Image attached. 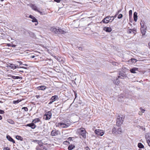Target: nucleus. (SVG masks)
Returning <instances> with one entry per match:
<instances>
[{
    "instance_id": "1",
    "label": "nucleus",
    "mask_w": 150,
    "mask_h": 150,
    "mask_svg": "<svg viewBox=\"0 0 150 150\" xmlns=\"http://www.w3.org/2000/svg\"><path fill=\"white\" fill-rule=\"evenodd\" d=\"M70 125V124L66 120H62L61 122L56 124V126L60 128H65L68 127Z\"/></svg>"
},
{
    "instance_id": "2",
    "label": "nucleus",
    "mask_w": 150,
    "mask_h": 150,
    "mask_svg": "<svg viewBox=\"0 0 150 150\" xmlns=\"http://www.w3.org/2000/svg\"><path fill=\"white\" fill-rule=\"evenodd\" d=\"M43 143L41 141H38V145L37 146L36 148L37 150H47L45 147L43 145Z\"/></svg>"
},
{
    "instance_id": "3",
    "label": "nucleus",
    "mask_w": 150,
    "mask_h": 150,
    "mask_svg": "<svg viewBox=\"0 0 150 150\" xmlns=\"http://www.w3.org/2000/svg\"><path fill=\"white\" fill-rule=\"evenodd\" d=\"M124 118L122 116H118L116 121V124L118 127L121 125L123 123Z\"/></svg>"
},
{
    "instance_id": "4",
    "label": "nucleus",
    "mask_w": 150,
    "mask_h": 150,
    "mask_svg": "<svg viewBox=\"0 0 150 150\" xmlns=\"http://www.w3.org/2000/svg\"><path fill=\"white\" fill-rule=\"evenodd\" d=\"M52 115V113L50 111L46 112L44 115V117H45V120H47L50 119Z\"/></svg>"
},
{
    "instance_id": "5",
    "label": "nucleus",
    "mask_w": 150,
    "mask_h": 150,
    "mask_svg": "<svg viewBox=\"0 0 150 150\" xmlns=\"http://www.w3.org/2000/svg\"><path fill=\"white\" fill-rule=\"evenodd\" d=\"M80 134L82 136L83 138H86V131L84 129H80L79 130Z\"/></svg>"
},
{
    "instance_id": "6",
    "label": "nucleus",
    "mask_w": 150,
    "mask_h": 150,
    "mask_svg": "<svg viewBox=\"0 0 150 150\" xmlns=\"http://www.w3.org/2000/svg\"><path fill=\"white\" fill-rule=\"evenodd\" d=\"M95 133L97 135L99 136H102L104 134V132L103 130L100 129H96L95 131Z\"/></svg>"
},
{
    "instance_id": "7",
    "label": "nucleus",
    "mask_w": 150,
    "mask_h": 150,
    "mask_svg": "<svg viewBox=\"0 0 150 150\" xmlns=\"http://www.w3.org/2000/svg\"><path fill=\"white\" fill-rule=\"evenodd\" d=\"M60 134V132L58 130H53L51 132V134L52 136H55Z\"/></svg>"
},
{
    "instance_id": "8",
    "label": "nucleus",
    "mask_w": 150,
    "mask_h": 150,
    "mask_svg": "<svg viewBox=\"0 0 150 150\" xmlns=\"http://www.w3.org/2000/svg\"><path fill=\"white\" fill-rule=\"evenodd\" d=\"M110 16H107L105 18H104L100 22L101 23H107L110 22V20L109 18H110Z\"/></svg>"
},
{
    "instance_id": "9",
    "label": "nucleus",
    "mask_w": 150,
    "mask_h": 150,
    "mask_svg": "<svg viewBox=\"0 0 150 150\" xmlns=\"http://www.w3.org/2000/svg\"><path fill=\"white\" fill-rule=\"evenodd\" d=\"M29 17L32 19V21L33 22L37 23H35V25H37L38 24V22L37 19L34 16L31 15H30L29 16Z\"/></svg>"
},
{
    "instance_id": "10",
    "label": "nucleus",
    "mask_w": 150,
    "mask_h": 150,
    "mask_svg": "<svg viewBox=\"0 0 150 150\" xmlns=\"http://www.w3.org/2000/svg\"><path fill=\"white\" fill-rule=\"evenodd\" d=\"M58 33L57 34H66L67 32L66 31L63 30L62 29L58 28Z\"/></svg>"
},
{
    "instance_id": "11",
    "label": "nucleus",
    "mask_w": 150,
    "mask_h": 150,
    "mask_svg": "<svg viewBox=\"0 0 150 150\" xmlns=\"http://www.w3.org/2000/svg\"><path fill=\"white\" fill-rule=\"evenodd\" d=\"M30 6L33 10L36 11H38V7L35 4H31Z\"/></svg>"
},
{
    "instance_id": "12",
    "label": "nucleus",
    "mask_w": 150,
    "mask_h": 150,
    "mask_svg": "<svg viewBox=\"0 0 150 150\" xmlns=\"http://www.w3.org/2000/svg\"><path fill=\"white\" fill-rule=\"evenodd\" d=\"M25 126H26L30 127L33 129H35L36 127V126L35 125L33 122L27 124Z\"/></svg>"
},
{
    "instance_id": "13",
    "label": "nucleus",
    "mask_w": 150,
    "mask_h": 150,
    "mask_svg": "<svg viewBox=\"0 0 150 150\" xmlns=\"http://www.w3.org/2000/svg\"><path fill=\"white\" fill-rule=\"evenodd\" d=\"M50 30L51 31H52V32H53L55 34H57L58 29L54 27H52L50 28Z\"/></svg>"
},
{
    "instance_id": "14",
    "label": "nucleus",
    "mask_w": 150,
    "mask_h": 150,
    "mask_svg": "<svg viewBox=\"0 0 150 150\" xmlns=\"http://www.w3.org/2000/svg\"><path fill=\"white\" fill-rule=\"evenodd\" d=\"M127 75L124 72L120 73L119 74V75L118 76V78H120L121 79H123L124 78L126 77Z\"/></svg>"
},
{
    "instance_id": "15",
    "label": "nucleus",
    "mask_w": 150,
    "mask_h": 150,
    "mask_svg": "<svg viewBox=\"0 0 150 150\" xmlns=\"http://www.w3.org/2000/svg\"><path fill=\"white\" fill-rule=\"evenodd\" d=\"M47 88V87L45 86H41L37 87L38 90L44 91Z\"/></svg>"
},
{
    "instance_id": "16",
    "label": "nucleus",
    "mask_w": 150,
    "mask_h": 150,
    "mask_svg": "<svg viewBox=\"0 0 150 150\" xmlns=\"http://www.w3.org/2000/svg\"><path fill=\"white\" fill-rule=\"evenodd\" d=\"M141 28H146V26L144 24V20H142L140 22Z\"/></svg>"
},
{
    "instance_id": "17",
    "label": "nucleus",
    "mask_w": 150,
    "mask_h": 150,
    "mask_svg": "<svg viewBox=\"0 0 150 150\" xmlns=\"http://www.w3.org/2000/svg\"><path fill=\"white\" fill-rule=\"evenodd\" d=\"M138 68H137L134 67L132 68L130 70V72L132 73H136V71H138Z\"/></svg>"
},
{
    "instance_id": "18",
    "label": "nucleus",
    "mask_w": 150,
    "mask_h": 150,
    "mask_svg": "<svg viewBox=\"0 0 150 150\" xmlns=\"http://www.w3.org/2000/svg\"><path fill=\"white\" fill-rule=\"evenodd\" d=\"M6 138L9 141L12 142L13 143H15V141L9 135H7Z\"/></svg>"
},
{
    "instance_id": "19",
    "label": "nucleus",
    "mask_w": 150,
    "mask_h": 150,
    "mask_svg": "<svg viewBox=\"0 0 150 150\" xmlns=\"http://www.w3.org/2000/svg\"><path fill=\"white\" fill-rule=\"evenodd\" d=\"M103 30L106 32H110L112 30V28L109 27H104Z\"/></svg>"
},
{
    "instance_id": "20",
    "label": "nucleus",
    "mask_w": 150,
    "mask_h": 150,
    "mask_svg": "<svg viewBox=\"0 0 150 150\" xmlns=\"http://www.w3.org/2000/svg\"><path fill=\"white\" fill-rule=\"evenodd\" d=\"M18 66L16 64H11L9 66V67L12 69H16V68H18Z\"/></svg>"
},
{
    "instance_id": "21",
    "label": "nucleus",
    "mask_w": 150,
    "mask_h": 150,
    "mask_svg": "<svg viewBox=\"0 0 150 150\" xmlns=\"http://www.w3.org/2000/svg\"><path fill=\"white\" fill-rule=\"evenodd\" d=\"M140 30L142 35H144L146 32V28H140Z\"/></svg>"
},
{
    "instance_id": "22",
    "label": "nucleus",
    "mask_w": 150,
    "mask_h": 150,
    "mask_svg": "<svg viewBox=\"0 0 150 150\" xmlns=\"http://www.w3.org/2000/svg\"><path fill=\"white\" fill-rule=\"evenodd\" d=\"M145 138L147 141L150 140V133H147L146 134Z\"/></svg>"
},
{
    "instance_id": "23",
    "label": "nucleus",
    "mask_w": 150,
    "mask_h": 150,
    "mask_svg": "<svg viewBox=\"0 0 150 150\" xmlns=\"http://www.w3.org/2000/svg\"><path fill=\"white\" fill-rule=\"evenodd\" d=\"M58 98V96L56 95H55L52 96L51 98V100L52 101V102H54Z\"/></svg>"
},
{
    "instance_id": "24",
    "label": "nucleus",
    "mask_w": 150,
    "mask_h": 150,
    "mask_svg": "<svg viewBox=\"0 0 150 150\" xmlns=\"http://www.w3.org/2000/svg\"><path fill=\"white\" fill-rule=\"evenodd\" d=\"M133 17L134 21L135 22H136L137 19V13L136 12H135L134 13L133 15Z\"/></svg>"
},
{
    "instance_id": "25",
    "label": "nucleus",
    "mask_w": 150,
    "mask_h": 150,
    "mask_svg": "<svg viewBox=\"0 0 150 150\" xmlns=\"http://www.w3.org/2000/svg\"><path fill=\"white\" fill-rule=\"evenodd\" d=\"M11 77L13 79H20L21 80L22 79V78L21 77H20L19 76H11Z\"/></svg>"
},
{
    "instance_id": "26",
    "label": "nucleus",
    "mask_w": 150,
    "mask_h": 150,
    "mask_svg": "<svg viewBox=\"0 0 150 150\" xmlns=\"http://www.w3.org/2000/svg\"><path fill=\"white\" fill-rule=\"evenodd\" d=\"M117 128L114 127L112 129V132L113 134H117Z\"/></svg>"
},
{
    "instance_id": "27",
    "label": "nucleus",
    "mask_w": 150,
    "mask_h": 150,
    "mask_svg": "<svg viewBox=\"0 0 150 150\" xmlns=\"http://www.w3.org/2000/svg\"><path fill=\"white\" fill-rule=\"evenodd\" d=\"M113 83L117 85L119 84L120 81L118 80V79L117 78L115 80L113 81Z\"/></svg>"
},
{
    "instance_id": "28",
    "label": "nucleus",
    "mask_w": 150,
    "mask_h": 150,
    "mask_svg": "<svg viewBox=\"0 0 150 150\" xmlns=\"http://www.w3.org/2000/svg\"><path fill=\"white\" fill-rule=\"evenodd\" d=\"M75 147V146L74 145L71 144L69 145L68 147L69 150H71Z\"/></svg>"
},
{
    "instance_id": "29",
    "label": "nucleus",
    "mask_w": 150,
    "mask_h": 150,
    "mask_svg": "<svg viewBox=\"0 0 150 150\" xmlns=\"http://www.w3.org/2000/svg\"><path fill=\"white\" fill-rule=\"evenodd\" d=\"M40 121V119L39 118H36L34 120H33V121L32 122H33L34 123H35L37 122H38Z\"/></svg>"
},
{
    "instance_id": "30",
    "label": "nucleus",
    "mask_w": 150,
    "mask_h": 150,
    "mask_svg": "<svg viewBox=\"0 0 150 150\" xmlns=\"http://www.w3.org/2000/svg\"><path fill=\"white\" fill-rule=\"evenodd\" d=\"M117 134H120L122 132L121 128L120 127H118V128H117Z\"/></svg>"
},
{
    "instance_id": "31",
    "label": "nucleus",
    "mask_w": 150,
    "mask_h": 150,
    "mask_svg": "<svg viewBox=\"0 0 150 150\" xmlns=\"http://www.w3.org/2000/svg\"><path fill=\"white\" fill-rule=\"evenodd\" d=\"M138 147L140 149L143 148H144V146L141 143H139L138 144Z\"/></svg>"
},
{
    "instance_id": "32",
    "label": "nucleus",
    "mask_w": 150,
    "mask_h": 150,
    "mask_svg": "<svg viewBox=\"0 0 150 150\" xmlns=\"http://www.w3.org/2000/svg\"><path fill=\"white\" fill-rule=\"evenodd\" d=\"M7 121L8 122L11 124H14V122L12 120L8 119Z\"/></svg>"
},
{
    "instance_id": "33",
    "label": "nucleus",
    "mask_w": 150,
    "mask_h": 150,
    "mask_svg": "<svg viewBox=\"0 0 150 150\" xmlns=\"http://www.w3.org/2000/svg\"><path fill=\"white\" fill-rule=\"evenodd\" d=\"M114 18L113 16H110V18H109L110 20V22H112L114 20Z\"/></svg>"
},
{
    "instance_id": "34",
    "label": "nucleus",
    "mask_w": 150,
    "mask_h": 150,
    "mask_svg": "<svg viewBox=\"0 0 150 150\" xmlns=\"http://www.w3.org/2000/svg\"><path fill=\"white\" fill-rule=\"evenodd\" d=\"M20 101H21V100H17L13 101V103L14 104H16L18 103Z\"/></svg>"
},
{
    "instance_id": "35",
    "label": "nucleus",
    "mask_w": 150,
    "mask_h": 150,
    "mask_svg": "<svg viewBox=\"0 0 150 150\" xmlns=\"http://www.w3.org/2000/svg\"><path fill=\"white\" fill-rule=\"evenodd\" d=\"M16 138L20 140H22V138L21 136H17L16 137Z\"/></svg>"
},
{
    "instance_id": "36",
    "label": "nucleus",
    "mask_w": 150,
    "mask_h": 150,
    "mask_svg": "<svg viewBox=\"0 0 150 150\" xmlns=\"http://www.w3.org/2000/svg\"><path fill=\"white\" fill-rule=\"evenodd\" d=\"M132 32L134 34H135L136 32V30L135 28H134L132 29Z\"/></svg>"
},
{
    "instance_id": "37",
    "label": "nucleus",
    "mask_w": 150,
    "mask_h": 150,
    "mask_svg": "<svg viewBox=\"0 0 150 150\" xmlns=\"http://www.w3.org/2000/svg\"><path fill=\"white\" fill-rule=\"evenodd\" d=\"M122 14H120L118 15L117 18L119 19H121L122 17Z\"/></svg>"
},
{
    "instance_id": "38",
    "label": "nucleus",
    "mask_w": 150,
    "mask_h": 150,
    "mask_svg": "<svg viewBox=\"0 0 150 150\" xmlns=\"http://www.w3.org/2000/svg\"><path fill=\"white\" fill-rule=\"evenodd\" d=\"M127 32L128 34H130L132 33V29H128L127 30Z\"/></svg>"
},
{
    "instance_id": "39",
    "label": "nucleus",
    "mask_w": 150,
    "mask_h": 150,
    "mask_svg": "<svg viewBox=\"0 0 150 150\" xmlns=\"http://www.w3.org/2000/svg\"><path fill=\"white\" fill-rule=\"evenodd\" d=\"M22 109H23L25 111H27L28 110V108L26 107H23L22 108Z\"/></svg>"
},
{
    "instance_id": "40",
    "label": "nucleus",
    "mask_w": 150,
    "mask_h": 150,
    "mask_svg": "<svg viewBox=\"0 0 150 150\" xmlns=\"http://www.w3.org/2000/svg\"><path fill=\"white\" fill-rule=\"evenodd\" d=\"M140 110L142 113H144L145 111V110L144 109H142V108H140Z\"/></svg>"
},
{
    "instance_id": "41",
    "label": "nucleus",
    "mask_w": 150,
    "mask_h": 150,
    "mask_svg": "<svg viewBox=\"0 0 150 150\" xmlns=\"http://www.w3.org/2000/svg\"><path fill=\"white\" fill-rule=\"evenodd\" d=\"M131 60L132 62L133 63V62H137V60L136 59H131Z\"/></svg>"
},
{
    "instance_id": "42",
    "label": "nucleus",
    "mask_w": 150,
    "mask_h": 150,
    "mask_svg": "<svg viewBox=\"0 0 150 150\" xmlns=\"http://www.w3.org/2000/svg\"><path fill=\"white\" fill-rule=\"evenodd\" d=\"M129 16L132 15V10H130L129 11Z\"/></svg>"
},
{
    "instance_id": "43",
    "label": "nucleus",
    "mask_w": 150,
    "mask_h": 150,
    "mask_svg": "<svg viewBox=\"0 0 150 150\" xmlns=\"http://www.w3.org/2000/svg\"><path fill=\"white\" fill-rule=\"evenodd\" d=\"M17 62L20 65H21L22 64L23 65V62L20 61H17Z\"/></svg>"
},
{
    "instance_id": "44",
    "label": "nucleus",
    "mask_w": 150,
    "mask_h": 150,
    "mask_svg": "<svg viewBox=\"0 0 150 150\" xmlns=\"http://www.w3.org/2000/svg\"><path fill=\"white\" fill-rule=\"evenodd\" d=\"M18 68H22L26 69H28V68L27 67H18Z\"/></svg>"
},
{
    "instance_id": "45",
    "label": "nucleus",
    "mask_w": 150,
    "mask_h": 150,
    "mask_svg": "<svg viewBox=\"0 0 150 150\" xmlns=\"http://www.w3.org/2000/svg\"><path fill=\"white\" fill-rule=\"evenodd\" d=\"M3 150H10L9 148L8 147L4 148Z\"/></svg>"
},
{
    "instance_id": "46",
    "label": "nucleus",
    "mask_w": 150,
    "mask_h": 150,
    "mask_svg": "<svg viewBox=\"0 0 150 150\" xmlns=\"http://www.w3.org/2000/svg\"><path fill=\"white\" fill-rule=\"evenodd\" d=\"M4 113V112L3 110H0V114H3Z\"/></svg>"
},
{
    "instance_id": "47",
    "label": "nucleus",
    "mask_w": 150,
    "mask_h": 150,
    "mask_svg": "<svg viewBox=\"0 0 150 150\" xmlns=\"http://www.w3.org/2000/svg\"><path fill=\"white\" fill-rule=\"evenodd\" d=\"M54 57L55 59H56L57 61H58L60 62V58H58L56 56H54Z\"/></svg>"
},
{
    "instance_id": "48",
    "label": "nucleus",
    "mask_w": 150,
    "mask_h": 150,
    "mask_svg": "<svg viewBox=\"0 0 150 150\" xmlns=\"http://www.w3.org/2000/svg\"><path fill=\"white\" fill-rule=\"evenodd\" d=\"M121 11V10H119L116 13V15H118L120 12Z\"/></svg>"
},
{
    "instance_id": "49",
    "label": "nucleus",
    "mask_w": 150,
    "mask_h": 150,
    "mask_svg": "<svg viewBox=\"0 0 150 150\" xmlns=\"http://www.w3.org/2000/svg\"><path fill=\"white\" fill-rule=\"evenodd\" d=\"M7 45L8 47H11V44H10V43H8V44H7Z\"/></svg>"
},
{
    "instance_id": "50",
    "label": "nucleus",
    "mask_w": 150,
    "mask_h": 150,
    "mask_svg": "<svg viewBox=\"0 0 150 150\" xmlns=\"http://www.w3.org/2000/svg\"><path fill=\"white\" fill-rule=\"evenodd\" d=\"M147 142L149 146H150V140L148 141H147Z\"/></svg>"
},
{
    "instance_id": "51",
    "label": "nucleus",
    "mask_w": 150,
    "mask_h": 150,
    "mask_svg": "<svg viewBox=\"0 0 150 150\" xmlns=\"http://www.w3.org/2000/svg\"><path fill=\"white\" fill-rule=\"evenodd\" d=\"M54 1L57 3H59L61 1V0H54Z\"/></svg>"
},
{
    "instance_id": "52",
    "label": "nucleus",
    "mask_w": 150,
    "mask_h": 150,
    "mask_svg": "<svg viewBox=\"0 0 150 150\" xmlns=\"http://www.w3.org/2000/svg\"><path fill=\"white\" fill-rule=\"evenodd\" d=\"M85 149L86 150H90V149L88 148V146L86 147L85 148Z\"/></svg>"
},
{
    "instance_id": "53",
    "label": "nucleus",
    "mask_w": 150,
    "mask_h": 150,
    "mask_svg": "<svg viewBox=\"0 0 150 150\" xmlns=\"http://www.w3.org/2000/svg\"><path fill=\"white\" fill-rule=\"evenodd\" d=\"M82 48L81 47H78V49L79 50H82Z\"/></svg>"
},
{
    "instance_id": "54",
    "label": "nucleus",
    "mask_w": 150,
    "mask_h": 150,
    "mask_svg": "<svg viewBox=\"0 0 150 150\" xmlns=\"http://www.w3.org/2000/svg\"><path fill=\"white\" fill-rule=\"evenodd\" d=\"M39 140H34L33 142H37V143L38 144V141H39Z\"/></svg>"
},
{
    "instance_id": "55",
    "label": "nucleus",
    "mask_w": 150,
    "mask_h": 150,
    "mask_svg": "<svg viewBox=\"0 0 150 150\" xmlns=\"http://www.w3.org/2000/svg\"><path fill=\"white\" fill-rule=\"evenodd\" d=\"M37 12H38L39 13L41 14H42V12L40 11L39 9L38 10V11H37Z\"/></svg>"
},
{
    "instance_id": "56",
    "label": "nucleus",
    "mask_w": 150,
    "mask_h": 150,
    "mask_svg": "<svg viewBox=\"0 0 150 150\" xmlns=\"http://www.w3.org/2000/svg\"><path fill=\"white\" fill-rule=\"evenodd\" d=\"M66 143H69V142H68L67 141H65L64 142V144H67Z\"/></svg>"
},
{
    "instance_id": "57",
    "label": "nucleus",
    "mask_w": 150,
    "mask_h": 150,
    "mask_svg": "<svg viewBox=\"0 0 150 150\" xmlns=\"http://www.w3.org/2000/svg\"><path fill=\"white\" fill-rule=\"evenodd\" d=\"M36 97L37 98H39L40 97V96L39 95H37L36 96Z\"/></svg>"
},
{
    "instance_id": "58",
    "label": "nucleus",
    "mask_w": 150,
    "mask_h": 150,
    "mask_svg": "<svg viewBox=\"0 0 150 150\" xmlns=\"http://www.w3.org/2000/svg\"><path fill=\"white\" fill-rule=\"evenodd\" d=\"M53 102H52V101L51 100L50 102L49 103V104H51Z\"/></svg>"
},
{
    "instance_id": "59",
    "label": "nucleus",
    "mask_w": 150,
    "mask_h": 150,
    "mask_svg": "<svg viewBox=\"0 0 150 150\" xmlns=\"http://www.w3.org/2000/svg\"><path fill=\"white\" fill-rule=\"evenodd\" d=\"M16 45H15L13 44L11 45V47H15Z\"/></svg>"
},
{
    "instance_id": "60",
    "label": "nucleus",
    "mask_w": 150,
    "mask_h": 150,
    "mask_svg": "<svg viewBox=\"0 0 150 150\" xmlns=\"http://www.w3.org/2000/svg\"><path fill=\"white\" fill-rule=\"evenodd\" d=\"M2 119V117L1 115H0V120H1Z\"/></svg>"
},
{
    "instance_id": "61",
    "label": "nucleus",
    "mask_w": 150,
    "mask_h": 150,
    "mask_svg": "<svg viewBox=\"0 0 150 150\" xmlns=\"http://www.w3.org/2000/svg\"><path fill=\"white\" fill-rule=\"evenodd\" d=\"M68 139L69 140H71V137H69L68 138Z\"/></svg>"
},
{
    "instance_id": "62",
    "label": "nucleus",
    "mask_w": 150,
    "mask_h": 150,
    "mask_svg": "<svg viewBox=\"0 0 150 150\" xmlns=\"http://www.w3.org/2000/svg\"><path fill=\"white\" fill-rule=\"evenodd\" d=\"M117 15H116V14H115V15L114 16H113V17H114V18H116V16H117Z\"/></svg>"
},
{
    "instance_id": "63",
    "label": "nucleus",
    "mask_w": 150,
    "mask_h": 150,
    "mask_svg": "<svg viewBox=\"0 0 150 150\" xmlns=\"http://www.w3.org/2000/svg\"><path fill=\"white\" fill-rule=\"evenodd\" d=\"M35 57V56L33 55V56H32V57L33 58H34Z\"/></svg>"
},
{
    "instance_id": "64",
    "label": "nucleus",
    "mask_w": 150,
    "mask_h": 150,
    "mask_svg": "<svg viewBox=\"0 0 150 150\" xmlns=\"http://www.w3.org/2000/svg\"><path fill=\"white\" fill-rule=\"evenodd\" d=\"M150 48V42L148 44Z\"/></svg>"
}]
</instances>
